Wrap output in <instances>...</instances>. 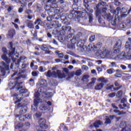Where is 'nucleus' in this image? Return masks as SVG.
Listing matches in <instances>:
<instances>
[{
    "label": "nucleus",
    "mask_w": 131,
    "mask_h": 131,
    "mask_svg": "<svg viewBox=\"0 0 131 131\" xmlns=\"http://www.w3.org/2000/svg\"><path fill=\"white\" fill-rule=\"evenodd\" d=\"M1 58L4 61H0V78L2 76H5L7 73V71L10 70V63H11V58L7 56V54H3L1 56ZM0 82H2V79H0Z\"/></svg>",
    "instance_id": "nucleus-1"
},
{
    "label": "nucleus",
    "mask_w": 131,
    "mask_h": 131,
    "mask_svg": "<svg viewBox=\"0 0 131 131\" xmlns=\"http://www.w3.org/2000/svg\"><path fill=\"white\" fill-rule=\"evenodd\" d=\"M46 73V76L47 77H53L54 78H57L58 77L60 79L62 78H65L66 77V74L65 73L61 72V71L57 70L56 72L55 71H53L52 72L51 70H48Z\"/></svg>",
    "instance_id": "nucleus-2"
},
{
    "label": "nucleus",
    "mask_w": 131,
    "mask_h": 131,
    "mask_svg": "<svg viewBox=\"0 0 131 131\" xmlns=\"http://www.w3.org/2000/svg\"><path fill=\"white\" fill-rule=\"evenodd\" d=\"M81 36V33L79 32L78 33L76 36H74L73 38L72 37L70 38L69 39H67V40L69 42V43L68 45V47L69 49H74L75 47V43L79 40L80 39V37Z\"/></svg>",
    "instance_id": "nucleus-3"
},
{
    "label": "nucleus",
    "mask_w": 131,
    "mask_h": 131,
    "mask_svg": "<svg viewBox=\"0 0 131 131\" xmlns=\"http://www.w3.org/2000/svg\"><path fill=\"white\" fill-rule=\"evenodd\" d=\"M72 31V29L70 26H62L61 27V30L60 31V34L61 35H65V34H68L67 36V39H68V41H69V38H71L72 37V35H73V33H71Z\"/></svg>",
    "instance_id": "nucleus-4"
},
{
    "label": "nucleus",
    "mask_w": 131,
    "mask_h": 131,
    "mask_svg": "<svg viewBox=\"0 0 131 131\" xmlns=\"http://www.w3.org/2000/svg\"><path fill=\"white\" fill-rule=\"evenodd\" d=\"M62 25L61 24H59V21L53 20L52 22L45 21L43 28L46 29H51V28H58V27H61Z\"/></svg>",
    "instance_id": "nucleus-5"
},
{
    "label": "nucleus",
    "mask_w": 131,
    "mask_h": 131,
    "mask_svg": "<svg viewBox=\"0 0 131 131\" xmlns=\"http://www.w3.org/2000/svg\"><path fill=\"white\" fill-rule=\"evenodd\" d=\"M128 10V9L125 7H123L122 9L120 8V7H117L116 10H111V12L113 13L114 15L118 16L119 14V12L121 11V12H122V14H125V13H127V14L128 15L131 12V7Z\"/></svg>",
    "instance_id": "nucleus-6"
},
{
    "label": "nucleus",
    "mask_w": 131,
    "mask_h": 131,
    "mask_svg": "<svg viewBox=\"0 0 131 131\" xmlns=\"http://www.w3.org/2000/svg\"><path fill=\"white\" fill-rule=\"evenodd\" d=\"M48 3H50V9H54L55 13L57 14H61L63 12V9L60 7H56L54 6H57V1L56 0H48Z\"/></svg>",
    "instance_id": "nucleus-7"
},
{
    "label": "nucleus",
    "mask_w": 131,
    "mask_h": 131,
    "mask_svg": "<svg viewBox=\"0 0 131 131\" xmlns=\"http://www.w3.org/2000/svg\"><path fill=\"white\" fill-rule=\"evenodd\" d=\"M82 12L80 11L73 10L72 12L67 13L68 19H76L79 17V15H81Z\"/></svg>",
    "instance_id": "nucleus-8"
},
{
    "label": "nucleus",
    "mask_w": 131,
    "mask_h": 131,
    "mask_svg": "<svg viewBox=\"0 0 131 131\" xmlns=\"http://www.w3.org/2000/svg\"><path fill=\"white\" fill-rule=\"evenodd\" d=\"M121 46H122L121 41L119 40L116 42L113 48V52L115 54L120 53V51H121Z\"/></svg>",
    "instance_id": "nucleus-9"
},
{
    "label": "nucleus",
    "mask_w": 131,
    "mask_h": 131,
    "mask_svg": "<svg viewBox=\"0 0 131 131\" xmlns=\"http://www.w3.org/2000/svg\"><path fill=\"white\" fill-rule=\"evenodd\" d=\"M38 124L40 128L42 129H47L49 128V125L47 124V121L45 119L41 118L38 121Z\"/></svg>",
    "instance_id": "nucleus-10"
},
{
    "label": "nucleus",
    "mask_w": 131,
    "mask_h": 131,
    "mask_svg": "<svg viewBox=\"0 0 131 131\" xmlns=\"http://www.w3.org/2000/svg\"><path fill=\"white\" fill-rule=\"evenodd\" d=\"M9 53L8 54L9 57H13L14 55H15V53L16 52V47H14V45L13 44V42L10 41L9 42Z\"/></svg>",
    "instance_id": "nucleus-11"
},
{
    "label": "nucleus",
    "mask_w": 131,
    "mask_h": 131,
    "mask_svg": "<svg viewBox=\"0 0 131 131\" xmlns=\"http://www.w3.org/2000/svg\"><path fill=\"white\" fill-rule=\"evenodd\" d=\"M120 127L122 128L121 131H131V126L126 125V123L124 121H122L120 123Z\"/></svg>",
    "instance_id": "nucleus-12"
},
{
    "label": "nucleus",
    "mask_w": 131,
    "mask_h": 131,
    "mask_svg": "<svg viewBox=\"0 0 131 131\" xmlns=\"http://www.w3.org/2000/svg\"><path fill=\"white\" fill-rule=\"evenodd\" d=\"M131 26V21L130 20H126L125 22L120 24L119 27L120 28L128 29Z\"/></svg>",
    "instance_id": "nucleus-13"
},
{
    "label": "nucleus",
    "mask_w": 131,
    "mask_h": 131,
    "mask_svg": "<svg viewBox=\"0 0 131 131\" xmlns=\"http://www.w3.org/2000/svg\"><path fill=\"white\" fill-rule=\"evenodd\" d=\"M101 5H102V4L101 3H98V4H97L96 5V11L95 12V15L97 17V18H98V21L99 22H100L101 21V20L102 19V17L101 16V10H100V9H99L100 6H101Z\"/></svg>",
    "instance_id": "nucleus-14"
},
{
    "label": "nucleus",
    "mask_w": 131,
    "mask_h": 131,
    "mask_svg": "<svg viewBox=\"0 0 131 131\" xmlns=\"http://www.w3.org/2000/svg\"><path fill=\"white\" fill-rule=\"evenodd\" d=\"M16 35V31L14 29H10L8 32L7 36L8 38H13L14 36Z\"/></svg>",
    "instance_id": "nucleus-15"
},
{
    "label": "nucleus",
    "mask_w": 131,
    "mask_h": 131,
    "mask_svg": "<svg viewBox=\"0 0 131 131\" xmlns=\"http://www.w3.org/2000/svg\"><path fill=\"white\" fill-rule=\"evenodd\" d=\"M19 95L14 93L12 95V97H13V101H14V104H17V103H20L21 102V100H23V98L22 97H20L19 98Z\"/></svg>",
    "instance_id": "nucleus-16"
},
{
    "label": "nucleus",
    "mask_w": 131,
    "mask_h": 131,
    "mask_svg": "<svg viewBox=\"0 0 131 131\" xmlns=\"http://www.w3.org/2000/svg\"><path fill=\"white\" fill-rule=\"evenodd\" d=\"M114 85L115 86H116L117 88H113V90H112V92L119 91L120 89L122 88V86L120 85V83H119V82H118V81H115Z\"/></svg>",
    "instance_id": "nucleus-17"
},
{
    "label": "nucleus",
    "mask_w": 131,
    "mask_h": 131,
    "mask_svg": "<svg viewBox=\"0 0 131 131\" xmlns=\"http://www.w3.org/2000/svg\"><path fill=\"white\" fill-rule=\"evenodd\" d=\"M84 6L85 8V11L86 13H91V9L90 8V5H89V1L88 0H83Z\"/></svg>",
    "instance_id": "nucleus-18"
},
{
    "label": "nucleus",
    "mask_w": 131,
    "mask_h": 131,
    "mask_svg": "<svg viewBox=\"0 0 131 131\" xmlns=\"http://www.w3.org/2000/svg\"><path fill=\"white\" fill-rule=\"evenodd\" d=\"M22 84V82H16L15 85L12 87L11 90H14V89H16L17 91H19V90L23 89V86H20Z\"/></svg>",
    "instance_id": "nucleus-19"
},
{
    "label": "nucleus",
    "mask_w": 131,
    "mask_h": 131,
    "mask_svg": "<svg viewBox=\"0 0 131 131\" xmlns=\"http://www.w3.org/2000/svg\"><path fill=\"white\" fill-rule=\"evenodd\" d=\"M34 25H40V26H42L43 27L45 26V21H42L40 18H37L34 23Z\"/></svg>",
    "instance_id": "nucleus-20"
},
{
    "label": "nucleus",
    "mask_w": 131,
    "mask_h": 131,
    "mask_svg": "<svg viewBox=\"0 0 131 131\" xmlns=\"http://www.w3.org/2000/svg\"><path fill=\"white\" fill-rule=\"evenodd\" d=\"M26 22H27V27L28 28H30V29H33V28H34V25H33V21L30 20H26Z\"/></svg>",
    "instance_id": "nucleus-21"
},
{
    "label": "nucleus",
    "mask_w": 131,
    "mask_h": 131,
    "mask_svg": "<svg viewBox=\"0 0 131 131\" xmlns=\"http://www.w3.org/2000/svg\"><path fill=\"white\" fill-rule=\"evenodd\" d=\"M104 87V83H99L97 84L94 88L96 91H101L102 89Z\"/></svg>",
    "instance_id": "nucleus-22"
},
{
    "label": "nucleus",
    "mask_w": 131,
    "mask_h": 131,
    "mask_svg": "<svg viewBox=\"0 0 131 131\" xmlns=\"http://www.w3.org/2000/svg\"><path fill=\"white\" fill-rule=\"evenodd\" d=\"M104 19H106L107 21H112L113 16H111V14L107 13L104 15Z\"/></svg>",
    "instance_id": "nucleus-23"
},
{
    "label": "nucleus",
    "mask_w": 131,
    "mask_h": 131,
    "mask_svg": "<svg viewBox=\"0 0 131 131\" xmlns=\"http://www.w3.org/2000/svg\"><path fill=\"white\" fill-rule=\"evenodd\" d=\"M103 124V122L101 121V120H98L97 121L94 123V127H96V128H99V125H102Z\"/></svg>",
    "instance_id": "nucleus-24"
},
{
    "label": "nucleus",
    "mask_w": 131,
    "mask_h": 131,
    "mask_svg": "<svg viewBox=\"0 0 131 131\" xmlns=\"http://www.w3.org/2000/svg\"><path fill=\"white\" fill-rule=\"evenodd\" d=\"M38 91L39 92V93H42V94H46L47 93V89L45 87L43 86H40L38 88Z\"/></svg>",
    "instance_id": "nucleus-25"
},
{
    "label": "nucleus",
    "mask_w": 131,
    "mask_h": 131,
    "mask_svg": "<svg viewBox=\"0 0 131 131\" xmlns=\"http://www.w3.org/2000/svg\"><path fill=\"white\" fill-rule=\"evenodd\" d=\"M15 117H19L20 121H25V116L17 114L15 115Z\"/></svg>",
    "instance_id": "nucleus-26"
},
{
    "label": "nucleus",
    "mask_w": 131,
    "mask_h": 131,
    "mask_svg": "<svg viewBox=\"0 0 131 131\" xmlns=\"http://www.w3.org/2000/svg\"><path fill=\"white\" fill-rule=\"evenodd\" d=\"M26 112H27V108L21 107L19 111V115H24V114H25Z\"/></svg>",
    "instance_id": "nucleus-27"
},
{
    "label": "nucleus",
    "mask_w": 131,
    "mask_h": 131,
    "mask_svg": "<svg viewBox=\"0 0 131 131\" xmlns=\"http://www.w3.org/2000/svg\"><path fill=\"white\" fill-rule=\"evenodd\" d=\"M98 81H100L102 83H107L108 80L105 79L104 77H101L98 79Z\"/></svg>",
    "instance_id": "nucleus-28"
},
{
    "label": "nucleus",
    "mask_w": 131,
    "mask_h": 131,
    "mask_svg": "<svg viewBox=\"0 0 131 131\" xmlns=\"http://www.w3.org/2000/svg\"><path fill=\"white\" fill-rule=\"evenodd\" d=\"M77 46L78 47V48H83L84 46V43H83L82 42V40H79L77 43Z\"/></svg>",
    "instance_id": "nucleus-29"
},
{
    "label": "nucleus",
    "mask_w": 131,
    "mask_h": 131,
    "mask_svg": "<svg viewBox=\"0 0 131 131\" xmlns=\"http://www.w3.org/2000/svg\"><path fill=\"white\" fill-rule=\"evenodd\" d=\"M123 94V91L122 90H120L118 91L116 94V97L118 98H121L122 97V94Z\"/></svg>",
    "instance_id": "nucleus-30"
},
{
    "label": "nucleus",
    "mask_w": 131,
    "mask_h": 131,
    "mask_svg": "<svg viewBox=\"0 0 131 131\" xmlns=\"http://www.w3.org/2000/svg\"><path fill=\"white\" fill-rule=\"evenodd\" d=\"M62 21V23L63 24H65V25H69V24H70V23H69V21H68V19H67V18H66V17H65L63 19H61Z\"/></svg>",
    "instance_id": "nucleus-31"
},
{
    "label": "nucleus",
    "mask_w": 131,
    "mask_h": 131,
    "mask_svg": "<svg viewBox=\"0 0 131 131\" xmlns=\"http://www.w3.org/2000/svg\"><path fill=\"white\" fill-rule=\"evenodd\" d=\"M27 92H28V90L26 89H21L19 90V95H22L23 96V95H24V94H26Z\"/></svg>",
    "instance_id": "nucleus-32"
},
{
    "label": "nucleus",
    "mask_w": 131,
    "mask_h": 131,
    "mask_svg": "<svg viewBox=\"0 0 131 131\" xmlns=\"http://www.w3.org/2000/svg\"><path fill=\"white\" fill-rule=\"evenodd\" d=\"M89 77H90L89 75H85L83 76L82 80L83 81H86V82H89Z\"/></svg>",
    "instance_id": "nucleus-33"
},
{
    "label": "nucleus",
    "mask_w": 131,
    "mask_h": 131,
    "mask_svg": "<svg viewBox=\"0 0 131 131\" xmlns=\"http://www.w3.org/2000/svg\"><path fill=\"white\" fill-rule=\"evenodd\" d=\"M40 110H41L42 111H46L48 109V106L47 105L43 104L41 105L39 107Z\"/></svg>",
    "instance_id": "nucleus-34"
},
{
    "label": "nucleus",
    "mask_w": 131,
    "mask_h": 131,
    "mask_svg": "<svg viewBox=\"0 0 131 131\" xmlns=\"http://www.w3.org/2000/svg\"><path fill=\"white\" fill-rule=\"evenodd\" d=\"M17 1L19 4H20V5H21L20 7H21L22 8H24V7H26V5H27V3L26 2L23 3L21 0H17Z\"/></svg>",
    "instance_id": "nucleus-35"
},
{
    "label": "nucleus",
    "mask_w": 131,
    "mask_h": 131,
    "mask_svg": "<svg viewBox=\"0 0 131 131\" xmlns=\"http://www.w3.org/2000/svg\"><path fill=\"white\" fill-rule=\"evenodd\" d=\"M40 49L42 51H44V52H46L47 50H49V49H48V47H47V45L45 44L41 45Z\"/></svg>",
    "instance_id": "nucleus-36"
},
{
    "label": "nucleus",
    "mask_w": 131,
    "mask_h": 131,
    "mask_svg": "<svg viewBox=\"0 0 131 131\" xmlns=\"http://www.w3.org/2000/svg\"><path fill=\"white\" fill-rule=\"evenodd\" d=\"M113 89H114V85H111L110 86H108L107 87H106V89L107 91H111V92H112V91H113Z\"/></svg>",
    "instance_id": "nucleus-37"
},
{
    "label": "nucleus",
    "mask_w": 131,
    "mask_h": 131,
    "mask_svg": "<svg viewBox=\"0 0 131 131\" xmlns=\"http://www.w3.org/2000/svg\"><path fill=\"white\" fill-rule=\"evenodd\" d=\"M60 31L61 30H58L57 29H55L53 31L52 34H54V35H57V34H59V33H60Z\"/></svg>",
    "instance_id": "nucleus-38"
},
{
    "label": "nucleus",
    "mask_w": 131,
    "mask_h": 131,
    "mask_svg": "<svg viewBox=\"0 0 131 131\" xmlns=\"http://www.w3.org/2000/svg\"><path fill=\"white\" fill-rule=\"evenodd\" d=\"M72 8L73 11H74V10H78V4H73Z\"/></svg>",
    "instance_id": "nucleus-39"
},
{
    "label": "nucleus",
    "mask_w": 131,
    "mask_h": 131,
    "mask_svg": "<svg viewBox=\"0 0 131 131\" xmlns=\"http://www.w3.org/2000/svg\"><path fill=\"white\" fill-rule=\"evenodd\" d=\"M41 113L39 112H37V113L35 114V116L37 118H40V117H41Z\"/></svg>",
    "instance_id": "nucleus-40"
},
{
    "label": "nucleus",
    "mask_w": 131,
    "mask_h": 131,
    "mask_svg": "<svg viewBox=\"0 0 131 131\" xmlns=\"http://www.w3.org/2000/svg\"><path fill=\"white\" fill-rule=\"evenodd\" d=\"M95 38H96L95 35H91L89 38V41L92 42L95 40Z\"/></svg>",
    "instance_id": "nucleus-41"
},
{
    "label": "nucleus",
    "mask_w": 131,
    "mask_h": 131,
    "mask_svg": "<svg viewBox=\"0 0 131 131\" xmlns=\"http://www.w3.org/2000/svg\"><path fill=\"white\" fill-rule=\"evenodd\" d=\"M75 74L76 76H80L81 75V70H77Z\"/></svg>",
    "instance_id": "nucleus-42"
},
{
    "label": "nucleus",
    "mask_w": 131,
    "mask_h": 131,
    "mask_svg": "<svg viewBox=\"0 0 131 131\" xmlns=\"http://www.w3.org/2000/svg\"><path fill=\"white\" fill-rule=\"evenodd\" d=\"M40 96V94H39V93L38 92H35L34 94V97L35 98V99L39 100Z\"/></svg>",
    "instance_id": "nucleus-43"
},
{
    "label": "nucleus",
    "mask_w": 131,
    "mask_h": 131,
    "mask_svg": "<svg viewBox=\"0 0 131 131\" xmlns=\"http://www.w3.org/2000/svg\"><path fill=\"white\" fill-rule=\"evenodd\" d=\"M89 23H92L93 22V20H94V17H93V14H89Z\"/></svg>",
    "instance_id": "nucleus-44"
},
{
    "label": "nucleus",
    "mask_w": 131,
    "mask_h": 131,
    "mask_svg": "<svg viewBox=\"0 0 131 131\" xmlns=\"http://www.w3.org/2000/svg\"><path fill=\"white\" fill-rule=\"evenodd\" d=\"M39 99H34V104L33 105L35 106H38V104H39Z\"/></svg>",
    "instance_id": "nucleus-45"
},
{
    "label": "nucleus",
    "mask_w": 131,
    "mask_h": 131,
    "mask_svg": "<svg viewBox=\"0 0 131 131\" xmlns=\"http://www.w3.org/2000/svg\"><path fill=\"white\" fill-rule=\"evenodd\" d=\"M104 123L105 124H110V123H111V120L110 119V118H106Z\"/></svg>",
    "instance_id": "nucleus-46"
},
{
    "label": "nucleus",
    "mask_w": 131,
    "mask_h": 131,
    "mask_svg": "<svg viewBox=\"0 0 131 131\" xmlns=\"http://www.w3.org/2000/svg\"><path fill=\"white\" fill-rule=\"evenodd\" d=\"M2 50V52L4 54H8V49H7V48L3 47Z\"/></svg>",
    "instance_id": "nucleus-47"
},
{
    "label": "nucleus",
    "mask_w": 131,
    "mask_h": 131,
    "mask_svg": "<svg viewBox=\"0 0 131 131\" xmlns=\"http://www.w3.org/2000/svg\"><path fill=\"white\" fill-rule=\"evenodd\" d=\"M40 85H42L44 88H46L47 85V81H42Z\"/></svg>",
    "instance_id": "nucleus-48"
},
{
    "label": "nucleus",
    "mask_w": 131,
    "mask_h": 131,
    "mask_svg": "<svg viewBox=\"0 0 131 131\" xmlns=\"http://www.w3.org/2000/svg\"><path fill=\"white\" fill-rule=\"evenodd\" d=\"M115 96H116V93H114V92L108 94V97L110 98H114V97H115Z\"/></svg>",
    "instance_id": "nucleus-49"
},
{
    "label": "nucleus",
    "mask_w": 131,
    "mask_h": 131,
    "mask_svg": "<svg viewBox=\"0 0 131 131\" xmlns=\"http://www.w3.org/2000/svg\"><path fill=\"white\" fill-rule=\"evenodd\" d=\"M24 116L25 118H27V119H31L32 117L31 115L29 114H26L25 115H24Z\"/></svg>",
    "instance_id": "nucleus-50"
},
{
    "label": "nucleus",
    "mask_w": 131,
    "mask_h": 131,
    "mask_svg": "<svg viewBox=\"0 0 131 131\" xmlns=\"http://www.w3.org/2000/svg\"><path fill=\"white\" fill-rule=\"evenodd\" d=\"M41 17L43 18V19H45V18H47V19H48V16H47V13H46V12L42 13L41 14Z\"/></svg>",
    "instance_id": "nucleus-51"
},
{
    "label": "nucleus",
    "mask_w": 131,
    "mask_h": 131,
    "mask_svg": "<svg viewBox=\"0 0 131 131\" xmlns=\"http://www.w3.org/2000/svg\"><path fill=\"white\" fill-rule=\"evenodd\" d=\"M64 72H66L67 74H68V73H69V70H68V68H64L63 69L62 73H64Z\"/></svg>",
    "instance_id": "nucleus-52"
},
{
    "label": "nucleus",
    "mask_w": 131,
    "mask_h": 131,
    "mask_svg": "<svg viewBox=\"0 0 131 131\" xmlns=\"http://www.w3.org/2000/svg\"><path fill=\"white\" fill-rule=\"evenodd\" d=\"M59 51L56 52V54L58 55L59 58H63L64 57V54L63 53H59Z\"/></svg>",
    "instance_id": "nucleus-53"
},
{
    "label": "nucleus",
    "mask_w": 131,
    "mask_h": 131,
    "mask_svg": "<svg viewBox=\"0 0 131 131\" xmlns=\"http://www.w3.org/2000/svg\"><path fill=\"white\" fill-rule=\"evenodd\" d=\"M107 73L108 74H112L113 73V69H110L106 70Z\"/></svg>",
    "instance_id": "nucleus-54"
},
{
    "label": "nucleus",
    "mask_w": 131,
    "mask_h": 131,
    "mask_svg": "<svg viewBox=\"0 0 131 131\" xmlns=\"http://www.w3.org/2000/svg\"><path fill=\"white\" fill-rule=\"evenodd\" d=\"M37 107L38 106L36 105H32V110H33V111H36L37 110Z\"/></svg>",
    "instance_id": "nucleus-55"
},
{
    "label": "nucleus",
    "mask_w": 131,
    "mask_h": 131,
    "mask_svg": "<svg viewBox=\"0 0 131 131\" xmlns=\"http://www.w3.org/2000/svg\"><path fill=\"white\" fill-rule=\"evenodd\" d=\"M127 102V100L125 98H123L122 99H121V103L124 104V103H126Z\"/></svg>",
    "instance_id": "nucleus-56"
},
{
    "label": "nucleus",
    "mask_w": 131,
    "mask_h": 131,
    "mask_svg": "<svg viewBox=\"0 0 131 131\" xmlns=\"http://www.w3.org/2000/svg\"><path fill=\"white\" fill-rule=\"evenodd\" d=\"M33 37L32 38V39L33 38H36L37 37V31H35L34 34H33Z\"/></svg>",
    "instance_id": "nucleus-57"
},
{
    "label": "nucleus",
    "mask_w": 131,
    "mask_h": 131,
    "mask_svg": "<svg viewBox=\"0 0 131 131\" xmlns=\"http://www.w3.org/2000/svg\"><path fill=\"white\" fill-rule=\"evenodd\" d=\"M12 24H13V25H14L15 29H17L19 30V26H18V25L15 23H12Z\"/></svg>",
    "instance_id": "nucleus-58"
},
{
    "label": "nucleus",
    "mask_w": 131,
    "mask_h": 131,
    "mask_svg": "<svg viewBox=\"0 0 131 131\" xmlns=\"http://www.w3.org/2000/svg\"><path fill=\"white\" fill-rule=\"evenodd\" d=\"M25 13L28 15H30V14H31V13H32V11L29 9H27L25 11Z\"/></svg>",
    "instance_id": "nucleus-59"
},
{
    "label": "nucleus",
    "mask_w": 131,
    "mask_h": 131,
    "mask_svg": "<svg viewBox=\"0 0 131 131\" xmlns=\"http://www.w3.org/2000/svg\"><path fill=\"white\" fill-rule=\"evenodd\" d=\"M32 76L35 77V76H37V75H38V74L37 73V72L35 71H33L32 72Z\"/></svg>",
    "instance_id": "nucleus-60"
},
{
    "label": "nucleus",
    "mask_w": 131,
    "mask_h": 131,
    "mask_svg": "<svg viewBox=\"0 0 131 131\" xmlns=\"http://www.w3.org/2000/svg\"><path fill=\"white\" fill-rule=\"evenodd\" d=\"M26 43L28 46H30L31 45V40L28 39L27 41H26Z\"/></svg>",
    "instance_id": "nucleus-61"
},
{
    "label": "nucleus",
    "mask_w": 131,
    "mask_h": 131,
    "mask_svg": "<svg viewBox=\"0 0 131 131\" xmlns=\"http://www.w3.org/2000/svg\"><path fill=\"white\" fill-rule=\"evenodd\" d=\"M25 126L29 127L31 125L30 123L29 122H26L25 124Z\"/></svg>",
    "instance_id": "nucleus-62"
},
{
    "label": "nucleus",
    "mask_w": 131,
    "mask_h": 131,
    "mask_svg": "<svg viewBox=\"0 0 131 131\" xmlns=\"http://www.w3.org/2000/svg\"><path fill=\"white\" fill-rule=\"evenodd\" d=\"M79 0H73V4L78 5Z\"/></svg>",
    "instance_id": "nucleus-63"
},
{
    "label": "nucleus",
    "mask_w": 131,
    "mask_h": 131,
    "mask_svg": "<svg viewBox=\"0 0 131 131\" xmlns=\"http://www.w3.org/2000/svg\"><path fill=\"white\" fill-rule=\"evenodd\" d=\"M20 107H23V105L21 103H18L16 105V108H20Z\"/></svg>",
    "instance_id": "nucleus-64"
}]
</instances>
